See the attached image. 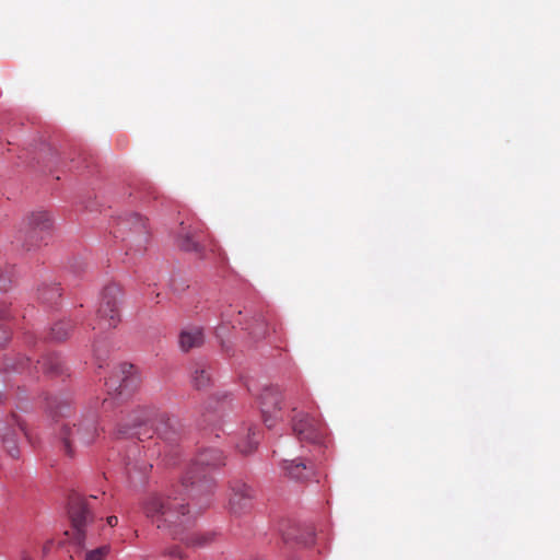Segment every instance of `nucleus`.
Wrapping results in <instances>:
<instances>
[{
  "label": "nucleus",
  "instance_id": "obj_6",
  "mask_svg": "<svg viewBox=\"0 0 560 560\" xmlns=\"http://www.w3.org/2000/svg\"><path fill=\"white\" fill-rule=\"evenodd\" d=\"M121 290L117 284H108L104 288L100 306L97 308V325L93 329L105 331L115 328L120 322L119 301Z\"/></svg>",
  "mask_w": 560,
  "mask_h": 560
},
{
  "label": "nucleus",
  "instance_id": "obj_11",
  "mask_svg": "<svg viewBox=\"0 0 560 560\" xmlns=\"http://www.w3.org/2000/svg\"><path fill=\"white\" fill-rule=\"evenodd\" d=\"M282 395L278 387L268 386L264 388L259 396L260 411L265 424L271 428L281 410Z\"/></svg>",
  "mask_w": 560,
  "mask_h": 560
},
{
  "label": "nucleus",
  "instance_id": "obj_15",
  "mask_svg": "<svg viewBox=\"0 0 560 560\" xmlns=\"http://www.w3.org/2000/svg\"><path fill=\"white\" fill-rule=\"evenodd\" d=\"M203 332L199 327L184 329L179 335V347L187 352L194 348H198L203 343Z\"/></svg>",
  "mask_w": 560,
  "mask_h": 560
},
{
  "label": "nucleus",
  "instance_id": "obj_26",
  "mask_svg": "<svg viewBox=\"0 0 560 560\" xmlns=\"http://www.w3.org/2000/svg\"><path fill=\"white\" fill-rule=\"evenodd\" d=\"M165 555L171 558H177L179 560L185 559L184 552L178 546L170 547L168 549L165 550Z\"/></svg>",
  "mask_w": 560,
  "mask_h": 560
},
{
  "label": "nucleus",
  "instance_id": "obj_32",
  "mask_svg": "<svg viewBox=\"0 0 560 560\" xmlns=\"http://www.w3.org/2000/svg\"><path fill=\"white\" fill-rule=\"evenodd\" d=\"M12 419L15 422V424L19 427V430L24 431L23 424L18 420V418L14 415L12 416Z\"/></svg>",
  "mask_w": 560,
  "mask_h": 560
},
{
  "label": "nucleus",
  "instance_id": "obj_28",
  "mask_svg": "<svg viewBox=\"0 0 560 560\" xmlns=\"http://www.w3.org/2000/svg\"><path fill=\"white\" fill-rule=\"evenodd\" d=\"M8 313H9V310H8L7 304L1 303L0 304V319H5L8 317Z\"/></svg>",
  "mask_w": 560,
  "mask_h": 560
},
{
  "label": "nucleus",
  "instance_id": "obj_5",
  "mask_svg": "<svg viewBox=\"0 0 560 560\" xmlns=\"http://www.w3.org/2000/svg\"><path fill=\"white\" fill-rule=\"evenodd\" d=\"M51 226V218L46 211L32 212L23 220L16 241L23 248L31 250L46 240Z\"/></svg>",
  "mask_w": 560,
  "mask_h": 560
},
{
  "label": "nucleus",
  "instance_id": "obj_30",
  "mask_svg": "<svg viewBox=\"0 0 560 560\" xmlns=\"http://www.w3.org/2000/svg\"><path fill=\"white\" fill-rule=\"evenodd\" d=\"M106 522H107V524H108L110 527H114V526H116V525L118 524V517H117V516H115V515L108 516V517L106 518Z\"/></svg>",
  "mask_w": 560,
  "mask_h": 560
},
{
  "label": "nucleus",
  "instance_id": "obj_8",
  "mask_svg": "<svg viewBox=\"0 0 560 560\" xmlns=\"http://www.w3.org/2000/svg\"><path fill=\"white\" fill-rule=\"evenodd\" d=\"M293 416L291 419L292 430L295 436L301 442L312 443L322 445L326 435V428L324 423L303 411H298L296 408H292Z\"/></svg>",
  "mask_w": 560,
  "mask_h": 560
},
{
  "label": "nucleus",
  "instance_id": "obj_10",
  "mask_svg": "<svg viewBox=\"0 0 560 560\" xmlns=\"http://www.w3.org/2000/svg\"><path fill=\"white\" fill-rule=\"evenodd\" d=\"M69 517L77 532L75 539L81 542L84 537V528L94 518L89 501L80 495H73L69 501Z\"/></svg>",
  "mask_w": 560,
  "mask_h": 560
},
{
  "label": "nucleus",
  "instance_id": "obj_23",
  "mask_svg": "<svg viewBox=\"0 0 560 560\" xmlns=\"http://www.w3.org/2000/svg\"><path fill=\"white\" fill-rule=\"evenodd\" d=\"M109 552L108 546H102L85 553V560H104Z\"/></svg>",
  "mask_w": 560,
  "mask_h": 560
},
{
  "label": "nucleus",
  "instance_id": "obj_18",
  "mask_svg": "<svg viewBox=\"0 0 560 560\" xmlns=\"http://www.w3.org/2000/svg\"><path fill=\"white\" fill-rule=\"evenodd\" d=\"M211 380V374L209 372V369L201 363H196L194 365L192 372H191V381L196 388H205L209 385Z\"/></svg>",
  "mask_w": 560,
  "mask_h": 560
},
{
  "label": "nucleus",
  "instance_id": "obj_19",
  "mask_svg": "<svg viewBox=\"0 0 560 560\" xmlns=\"http://www.w3.org/2000/svg\"><path fill=\"white\" fill-rule=\"evenodd\" d=\"M60 295H61L60 289L56 284L44 285L43 288H40L38 290V299L43 303H47V304L54 303L60 298Z\"/></svg>",
  "mask_w": 560,
  "mask_h": 560
},
{
  "label": "nucleus",
  "instance_id": "obj_13",
  "mask_svg": "<svg viewBox=\"0 0 560 560\" xmlns=\"http://www.w3.org/2000/svg\"><path fill=\"white\" fill-rule=\"evenodd\" d=\"M138 455H140V450L138 445L135 444L128 451L126 460L127 475L133 483L143 482L152 469V464Z\"/></svg>",
  "mask_w": 560,
  "mask_h": 560
},
{
  "label": "nucleus",
  "instance_id": "obj_27",
  "mask_svg": "<svg viewBox=\"0 0 560 560\" xmlns=\"http://www.w3.org/2000/svg\"><path fill=\"white\" fill-rule=\"evenodd\" d=\"M9 330L3 325H0V346H4L9 341Z\"/></svg>",
  "mask_w": 560,
  "mask_h": 560
},
{
  "label": "nucleus",
  "instance_id": "obj_4",
  "mask_svg": "<svg viewBox=\"0 0 560 560\" xmlns=\"http://www.w3.org/2000/svg\"><path fill=\"white\" fill-rule=\"evenodd\" d=\"M150 423L161 436L170 439L168 434H175L172 430L171 418L165 412H159L153 408H140L136 410L128 423L119 429L118 433L121 435L137 436L141 441V432H130L131 429L141 427L142 424Z\"/></svg>",
  "mask_w": 560,
  "mask_h": 560
},
{
  "label": "nucleus",
  "instance_id": "obj_7",
  "mask_svg": "<svg viewBox=\"0 0 560 560\" xmlns=\"http://www.w3.org/2000/svg\"><path fill=\"white\" fill-rule=\"evenodd\" d=\"M178 246L186 252H194L200 257H207V250L215 253L217 244L206 233L201 224H180L177 238Z\"/></svg>",
  "mask_w": 560,
  "mask_h": 560
},
{
  "label": "nucleus",
  "instance_id": "obj_1",
  "mask_svg": "<svg viewBox=\"0 0 560 560\" xmlns=\"http://www.w3.org/2000/svg\"><path fill=\"white\" fill-rule=\"evenodd\" d=\"M49 412L55 420V435L59 450L69 458L82 448L93 444L100 436L97 421L94 416L83 417L74 421L68 420L71 407L66 401H51Z\"/></svg>",
  "mask_w": 560,
  "mask_h": 560
},
{
  "label": "nucleus",
  "instance_id": "obj_34",
  "mask_svg": "<svg viewBox=\"0 0 560 560\" xmlns=\"http://www.w3.org/2000/svg\"><path fill=\"white\" fill-rule=\"evenodd\" d=\"M23 560H31V559L27 556H24Z\"/></svg>",
  "mask_w": 560,
  "mask_h": 560
},
{
  "label": "nucleus",
  "instance_id": "obj_20",
  "mask_svg": "<svg viewBox=\"0 0 560 560\" xmlns=\"http://www.w3.org/2000/svg\"><path fill=\"white\" fill-rule=\"evenodd\" d=\"M257 435L258 433L255 430L249 429L247 438L237 443V450L243 454L252 453L258 444Z\"/></svg>",
  "mask_w": 560,
  "mask_h": 560
},
{
  "label": "nucleus",
  "instance_id": "obj_17",
  "mask_svg": "<svg viewBox=\"0 0 560 560\" xmlns=\"http://www.w3.org/2000/svg\"><path fill=\"white\" fill-rule=\"evenodd\" d=\"M1 441L7 453L12 458H18L20 451L18 446L16 430L5 428L4 432L1 433Z\"/></svg>",
  "mask_w": 560,
  "mask_h": 560
},
{
  "label": "nucleus",
  "instance_id": "obj_3",
  "mask_svg": "<svg viewBox=\"0 0 560 560\" xmlns=\"http://www.w3.org/2000/svg\"><path fill=\"white\" fill-rule=\"evenodd\" d=\"M185 501L182 497L154 494L143 502L142 509L152 524L178 538L192 522Z\"/></svg>",
  "mask_w": 560,
  "mask_h": 560
},
{
  "label": "nucleus",
  "instance_id": "obj_31",
  "mask_svg": "<svg viewBox=\"0 0 560 560\" xmlns=\"http://www.w3.org/2000/svg\"><path fill=\"white\" fill-rule=\"evenodd\" d=\"M52 544H54V542H52V540H47V541L45 542L44 547H43V552H44V553H47V552L50 550V548H51Z\"/></svg>",
  "mask_w": 560,
  "mask_h": 560
},
{
  "label": "nucleus",
  "instance_id": "obj_2",
  "mask_svg": "<svg viewBox=\"0 0 560 560\" xmlns=\"http://www.w3.org/2000/svg\"><path fill=\"white\" fill-rule=\"evenodd\" d=\"M225 465V456L215 447L200 450L182 478L180 487L192 499L200 497V506L210 504L209 497L215 486L211 471Z\"/></svg>",
  "mask_w": 560,
  "mask_h": 560
},
{
  "label": "nucleus",
  "instance_id": "obj_29",
  "mask_svg": "<svg viewBox=\"0 0 560 560\" xmlns=\"http://www.w3.org/2000/svg\"><path fill=\"white\" fill-rule=\"evenodd\" d=\"M10 283V280L0 276V291H4L8 289V285Z\"/></svg>",
  "mask_w": 560,
  "mask_h": 560
},
{
  "label": "nucleus",
  "instance_id": "obj_22",
  "mask_svg": "<svg viewBox=\"0 0 560 560\" xmlns=\"http://www.w3.org/2000/svg\"><path fill=\"white\" fill-rule=\"evenodd\" d=\"M185 540L188 545L192 546H202L212 539L210 534H192L190 537L180 538Z\"/></svg>",
  "mask_w": 560,
  "mask_h": 560
},
{
  "label": "nucleus",
  "instance_id": "obj_24",
  "mask_svg": "<svg viewBox=\"0 0 560 560\" xmlns=\"http://www.w3.org/2000/svg\"><path fill=\"white\" fill-rule=\"evenodd\" d=\"M31 364V361L28 358H23L21 361H19L16 364L13 365H7V369L15 371V372H23L24 370L28 369Z\"/></svg>",
  "mask_w": 560,
  "mask_h": 560
},
{
  "label": "nucleus",
  "instance_id": "obj_33",
  "mask_svg": "<svg viewBox=\"0 0 560 560\" xmlns=\"http://www.w3.org/2000/svg\"><path fill=\"white\" fill-rule=\"evenodd\" d=\"M107 404H108V399H104L103 405H107Z\"/></svg>",
  "mask_w": 560,
  "mask_h": 560
},
{
  "label": "nucleus",
  "instance_id": "obj_16",
  "mask_svg": "<svg viewBox=\"0 0 560 560\" xmlns=\"http://www.w3.org/2000/svg\"><path fill=\"white\" fill-rule=\"evenodd\" d=\"M34 368L36 370L42 369L44 373L51 375H58L63 372L62 361L56 354L44 357L40 361H37Z\"/></svg>",
  "mask_w": 560,
  "mask_h": 560
},
{
  "label": "nucleus",
  "instance_id": "obj_25",
  "mask_svg": "<svg viewBox=\"0 0 560 560\" xmlns=\"http://www.w3.org/2000/svg\"><path fill=\"white\" fill-rule=\"evenodd\" d=\"M132 220L135 221V232L137 233H141V234H145L147 233V230H145V222L144 220L138 215V214H135L132 217Z\"/></svg>",
  "mask_w": 560,
  "mask_h": 560
},
{
  "label": "nucleus",
  "instance_id": "obj_9",
  "mask_svg": "<svg viewBox=\"0 0 560 560\" xmlns=\"http://www.w3.org/2000/svg\"><path fill=\"white\" fill-rule=\"evenodd\" d=\"M139 377L132 364L122 363L106 381L109 395L128 396L138 386Z\"/></svg>",
  "mask_w": 560,
  "mask_h": 560
},
{
  "label": "nucleus",
  "instance_id": "obj_21",
  "mask_svg": "<svg viewBox=\"0 0 560 560\" xmlns=\"http://www.w3.org/2000/svg\"><path fill=\"white\" fill-rule=\"evenodd\" d=\"M70 330L69 322H58L50 329V338L55 341H62L69 336Z\"/></svg>",
  "mask_w": 560,
  "mask_h": 560
},
{
  "label": "nucleus",
  "instance_id": "obj_12",
  "mask_svg": "<svg viewBox=\"0 0 560 560\" xmlns=\"http://www.w3.org/2000/svg\"><path fill=\"white\" fill-rule=\"evenodd\" d=\"M229 501L230 512L234 515L248 513L253 508L254 491L243 482H235L231 487Z\"/></svg>",
  "mask_w": 560,
  "mask_h": 560
},
{
  "label": "nucleus",
  "instance_id": "obj_14",
  "mask_svg": "<svg viewBox=\"0 0 560 560\" xmlns=\"http://www.w3.org/2000/svg\"><path fill=\"white\" fill-rule=\"evenodd\" d=\"M283 470L291 479L298 481L310 480L315 475V468L313 463L305 462L300 458L293 459L291 462H284Z\"/></svg>",
  "mask_w": 560,
  "mask_h": 560
}]
</instances>
